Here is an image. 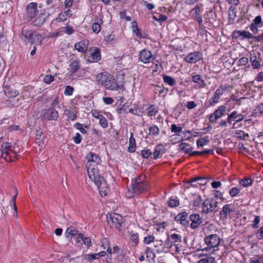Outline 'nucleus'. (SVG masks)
<instances>
[{
	"mask_svg": "<svg viewBox=\"0 0 263 263\" xmlns=\"http://www.w3.org/2000/svg\"><path fill=\"white\" fill-rule=\"evenodd\" d=\"M98 84L106 89L118 90L123 88V85L119 84L113 76L107 72H101L96 76Z\"/></svg>",
	"mask_w": 263,
	"mask_h": 263,
	"instance_id": "obj_1",
	"label": "nucleus"
},
{
	"mask_svg": "<svg viewBox=\"0 0 263 263\" xmlns=\"http://www.w3.org/2000/svg\"><path fill=\"white\" fill-rule=\"evenodd\" d=\"M21 39L25 45L30 44L40 46L42 44L44 37L35 31L23 29L21 32Z\"/></svg>",
	"mask_w": 263,
	"mask_h": 263,
	"instance_id": "obj_2",
	"label": "nucleus"
},
{
	"mask_svg": "<svg viewBox=\"0 0 263 263\" xmlns=\"http://www.w3.org/2000/svg\"><path fill=\"white\" fill-rule=\"evenodd\" d=\"M149 188L148 182H131V183L127 186L125 196L128 198H131L147 191Z\"/></svg>",
	"mask_w": 263,
	"mask_h": 263,
	"instance_id": "obj_3",
	"label": "nucleus"
},
{
	"mask_svg": "<svg viewBox=\"0 0 263 263\" xmlns=\"http://www.w3.org/2000/svg\"><path fill=\"white\" fill-rule=\"evenodd\" d=\"M110 227L115 228L119 231H121L125 226V220L120 214L114 213L110 215V220H108Z\"/></svg>",
	"mask_w": 263,
	"mask_h": 263,
	"instance_id": "obj_4",
	"label": "nucleus"
},
{
	"mask_svg": "<svg viewBox=\"0 0 263 263\" xmlns=\"http://www.w3.org/2000/svg\"><path fill=\"white\" fill-rule=\"evenodd\" d=\"M216 198H209L204 200L201 204V211L204 214H209L214 211L218 205Z\"/></svg>",
	"mask_w": 263,
	"mask_h": 263,
	"instance_id": "obj_5",
	"label": "nucleus"
},
{
	"mask_svg": "<svg viewBox=\"0 0 263 263\" xmlns=\"http://www.w3.org/2000/svg\"><path fill=\"white\" fill-rule=\"evenodd\" d=\"M227 109V107L224 105L219 106L213 114L210 115L209 117V121L211 123H215L217 120L226 115Z\"/></svg>",
	"mask_w": 263,
	"mask_h": 263,
	"instance_id": "obj_6",
	"label": "nucleus"
},
{
	"mask_svg": "<svg viewBox=\"0 0 263 263\" xmlns=\"http://www.w3.org/2000/svg\"><path fill=\"white\" fill-rule=\"evenodd\" d=\"M26 11L25 20L27 22H29L37 15L38 12L36 4L33 2L30 3L27 5Z\"/></svg>",
	"mask_w": 263,
	"mask_h": 263,
	"instance_id": "obj_7",
	"label": "nucleus"
},
{
	"mask_svg": "<svg viewBox=\"0 0 263 263\" xmlns=\"http://www.w3.org/2000/svg\"><path fill=\"white\" fill-rule=\"evenodd\" d=\"M42 119L48 120H56L59 117V113L54 107H49L42 110Z\"/></svg>",
	"mask_w": 263,
	"mask_h": 263,
	"instance_id": "obj_8",
	"label": "nucleus"
},
{
	"mask_svg": "<svg viewBox=\"0 0 263 263\" xmlns=\"http://www.w3.org/2000/svg\"><path fill=\"white\" fill-rule=\"evenodd\" d=\"M87 162L86 167L97 166L101 163L102 160L100 156L93 152H89L86 156Z\"/></svg>",
	"mask_w": 263,
	"mask_h": 263,
	"instance_id": "obj_9",
	"label": "nucleus"
},
{
	"mask_svg": "<svg viewBox=\"0 0 263 263\" xmlns=\"http://www.w3.org/2000/svg\"><path fill=\"white\" fill-rule=\"evenodd\" d=\"M139 60L144 64L153 62L155 57L152 54L151 51L144 49L139 53Z\"/></svg>",
	"mask_w": 263,
	"mask_h": 263,
	"instance_id": "obj_10",
	"label": "nucleus"
},
{
	"mask_svg": "<svg viewBox=\"0 0 263 263\" xmlns=\"http://www.w3.org/2000/svg\"><path fill=\"white\" fill-rule=\"evenodd\" d=\"M228 115V123L233 124V128H235V125L237 123L242 121L244 119V116L242 114H238L236 110L233 111L231 114Z\"/></svg>",
	"mask_w": 263,
	"mask_h": 263,
	"instance_id": "obj_11",
	"label": "nucleus"
},
{
	"mask_svg": "<svg viewBox=\"0 0 263 263\" xmlns=\"http://www.w3.org/2000/svg\"><path fill=\"white\" fill-rule=\"evenodd\" d=\"M202 59V54L200 51H195L190 53L184 58V61L190 64H194Z\"/></svg>",
	"mask_w": 263,
	"mask_h": 263,
	"instance_id": "obj_12",
	"label": "nucleus"
},
{
	"mask_svg": "<svg viewBox=\"0 0 263 263\" xmlns=\"http://www.w3.org/2000/svg\"><path fill=\"white\" fill-rule=\"evenodd\" d=\"M89 55L88 56L89 62H97L101 59V50L97 47H91L89 48Z\"/></svg>",
	"mask_w": 263,
	"mask_h": 263,
	"instance_id": "obj_13",
	"label": "nucleus"
},
{
	"mask_svg": "<svg viewBox=\"0 0 263 263\" xmlns=\"http://www.w3.org/2000/svg\"><path fill=\"white\" fill-rule=\"evenodd\" d=\"M88 175L91 181H101L103 177L99 174L97 166L86 167Z\"/></svg>",
	"mask_w": 263,
	"mask_h": 263,
	"instance_id": "obj_14",
	"label": "nucleus"
},
{
	"mask_svg": "<svg viewBox=\"0 0 263 263\" xmlns=\"http://www.w3.org/2000/svg\"><path fill=\"white\" fill-rule=\"evenodd\" d=\"M204 241L210 248H212L218 247L220 242V239L217 235L213 234L206 236L204 238Z\"/></svg>",
	"mask_w": 263,
	"mask_h": 263,
	"instance_id": "obj_15",
	"label": "nucleus"
},
{
	"mask_svg": "<svg viewBox=\"0 0 263 263\" xmlns=\"http://www.w3.org/2000/svg\"><path fill=\"white\" fill-rule=\"evenodd\" d=\"M88 45L89 41L88 40H82L74 44V48L79 52L86 54L88 49Z\"/></svg>",
	"mask_w": 263,
	"mask_h": 263,
	"instance_id": "obj_16",
	"label": "nucleus"
},
{
	"mask_svg": "<svg viewBox=\"0 0 263 263\" xmlns=\"http://www.w3.org/2000/svg\"><path fill=\"white\" fill-rule=\"evenodd\" d=\"M80 62L79 60H74L69 65L67 69L68 73L71 77H73L77 72L80 69Z\"/></svg>",
	"mask_w": 263,
	"mask_h": 263,
	"instance_id": "obj_17",
	"label": "nucleus"
},
{
	"mask_svg": "<svg viewBox=\"0 0 263 263\" xmlns=\"http://www.w3.org/2000/svg\"><path fill=\"white\" fill-rule=\"evenodd\" d=\"M191 221L190 227L192 229H195L199 227L202 222V219L199 214H193L190 216Z\"/></svg>",
	"mask_w": 263,
	"mask_h": 263,
	"instance_id": "obj_18",
	"label": "nucleus"
},
{
	"mask_svg": "<svg viewBox=\"0 0 263 263\" xmlns=\"http://www.w3.org/2000/svg\"><path fill=\"white\" fill-rule=\"evenodd\" d=\"M98 187L99 194L101 197H105L109 191L107 182H95Z\"/></svg>",
	"mask_w": 263,
	"mask_h": 263,
	"instance_id": "obj_19",
	"label": "nucleus"
},
{
	"mask_svg": "<svg viewBox=\"0 0 263 263\" xmlns=\"http://www.w3.org/2000/svg\"><path fill=\"white\" fill-rule=\"evenodd\" d=\"M226 89L227 87L221 85L217 89H216L213 97L212 98L213 102L210 103V105L213 106L218 102L220 96L222 95Z\"/></svg>",
	"mask_w": 263,
	"mask_h": 263,
	"instance_id": "obj_20",
	"label": "nucleus"
},
{
	"mask_svg": "<svg viewBox=\"0 0 263 263\" xmlns=\"http://www.w3.org/2000/svg\"><path fill=\"white\" fill-rule=\"evenodd\" d=\"M4 92L5 96L8 98H15L20 94V92L18 90L15 89L8 85L4 86Z\"/></svg>",
	"mask_w": 263,
	"mask_h": 263,
	"instance_id": "obj_21",
	"label": "nucleus"
},
{
	"mask_svg": "<svg viewBox=\"0 0 263 263\" xmlns=\"http://www.w3.org/2000/svg\"><path fill=\"white\" fill-rule=\"evenodd\" d=\"M181 241V237L179 235L176 234H172L168 235L167 241L165 242V247L170 248L173 244Z\"/></svg>",
	"mask_w": 263,
	"mask_h": 263,
	"instance_id": "obj_22",
	"label": "nucleus"
},
{
	"mask_svg": "<svg viewBox=\"0 0 263 263\" xmlns=\"http://www.w3.org/2000/svg\"><path fill=\"white\" fill-rule=\"evenodd\" d=\"M257 55L258 56H256L254 53L253 54H251L250 57V60L252 63V67L254 69L259 68L261 66L260 62L261 61V59L260 57V53H257Z\"/></svg>",
	"mask_w": 263,
	"mask_h": 263,
	"instance_id": "obj_23",
	"label": "nucleus"
},
{
	"mask_svg": "<svg viewBox=\"0 0 263 263\" xmlns=\"http://www.w3.org/2000/svg\"><path fill=\"white\" fill-rule=\"evenodd\" d=\"M103 21L102 17H97L94 19V22L92 25V30L93 32L98 34L100 32L101 26Z\"/></svg>",
	"mask_w": 263,
	"mask_h": 263,
	"instance_id": "obj_24",
	"label": "nucleus"
},
{
	"mask_svg": "<svg viewBox=\"0 0 263 263\" xmlns=\"http://www.w3.org/2000/svg\"><path fill=\"white\" fill-rule=\"evenodd\" d=\"M200 8L198 6H196L195 8L192 9L191 11V14L194 20H197L199 25L202 24V20L200 16Z\"/></svg>",
	"mask_w": 263,
	"mask_h": 263,
	"instance_id": "obj_25",
	"label": "nucleus"
},
{
	"mask_svg": "<svg viewBox=\"0 0 263 263\" xmlns=\"http://www.w3.org/2000/svg\"><path fill=\"white\" fill-rule=\"evenodd\" d=\"M136 143L135 138L134 137L133 133H130V137L129 138L128 146L127 147V151L129 153H133L136 151Z\"/></svg>",
	"mask_w": 263,
	"mask_h": 263,
	"instance_id": "obj_26",
	"label": "nucleus"
},
{
	"mask_svg": "<svg viewBox=\"0 0 263 263\" xmlns=\"http://www.w3.org/2000/svg\"><path fill=\"white\" fill-rule=\"evenodd\" d=\"M1 157L7 162L14 161L16 159L11 155V151L7 148H2Z\"/></svg>",
	"mask_w": 263,
	"mask_h": 263,
	"instance_id": "obj_27",
	"label": "nucleus"
},
{
	"mask_svg": "<svg viewBox=\"0 0 263 263\" xmlns=\"http://www.w3.org/2000/svg\"><path fill=\"white\" fill-rule=\"evenodd\" d=\"M188 216V214L186 212H183L180 213H179L175 217V220L177 221H179V222L183 225L186 226L188 224V221L186 220Z\"/></svg>",
	"mask_w": 263,
	"mask_h": 263,
	"instance_id": "obj_28",
	"label": "nucleus"
},
{
	"mask_svg": "<svg viewBox=\"0 0 263 263\" xmlns=\"http://www.w3.org/2000/svg\"><path fill=\"white\" fill-rule=\"evenodd\" d=\"M164 151V145L163 144H158L155 146L153 154V158L157 159L160 157Z\"/></svg>",
	"mask_w": 263,
	"mask_h": 263,
	"instance_id": "obj_29",
	"label": "nucleus"
},
{
	"mask_svg": "<svg viewBox=\"0 0 263 263\" xmlns=\"http://www.w3.org/2000/svg\"><path fill=\"white\" fill-rule=\"evenodd\" d=\"M79 231L75 229L73 227L70 226L68 227L65 231L66 237L68 239H71L72 237L78 234Z\"/></svg>",
	"mask_w": 263,
	"mask_h": 263,
	"instance_id": "obj_30",
	"label": "nucleus"
},
{
	"mask_svg": "<svg viewBox=\"0 0 263 263\" xmlns=\"http://www.w3.org/2000/svg\"><path fill=\"white\" fill-rule=\"evenodd\" d=\"M129 239L133 246H138L139 242V238L138 233H134L132 231L129 232Z\"/></svg>",
	"mask_w": 263,
	"mask_h": 263,
	"instance_id": "obj_31",
	"label": "nucleus"
},
{
	"mask_svg": "<svg viewBox=\"0 0 263 263\" xmlns=\"http://www.w3.org/2000/svg\"><path fill=\"white\" fill-rule=\"evenodd\" d=\"M234 33L236 35L237 37L239 36H242V39H251V37H252V34H251L249 32L243 30H238L235 31L234 32Z\"/></svg>",
	"mask_w": 263,
	"mask_h": 263,
	"instance_id": "obj_32",
	"label": "nucleus"
},
{
	"mask_svg": "<svg viewBox=\"0 0 263 263\" xmlns=\"http://www.w3.org/2000/svg\"><path fill=\"white\" fill-rule=\"evenodd\" d=\"M231 206V204H226L223 206L222 211L220 213L222 217H227L228 215L233 211Z\"/></svg>",
	"mask_w": 263,
	"mask_h": 263,
	"instance_id": "obj_33",
	"label": "nucleus"
},
{
	"mask_svg": "<svg viewBox=\"0 0 263 263\" xmlns=\"http://www.w3.org/2000/svg\"><path fill=\"white\" fill-rule=\"evenodd\" d=\"M155 250L158 253H162L164 250V245L162 240L155 241Z\"/></svg>",
	"mask_w": 263,
	"mask_h": 263,
	"instance_id": "obj_34",
	"label": "nucleus"
},
{
	"mask_svg": "<svg viewBox=\"0 0 263 263\" xmlns=\"http://www.w3.org/2000/svg\"><path fill=\"white\" fill-rule=\"evenodd\" d=\"M14 190L15 191V194L13 196L11 202H12V203L13 204V209H14L13 215L15 216L16 217H17V207H16V197L18 195V192H17V189L16 187H14Z\"/></svg>",
	"mask_w": 263,
	"mask_h": 263,
	"instance_id": "obj_35",
	"label": "nucleus"
},
{
	"mask_svg": "<svg viewBox=\"0 0 263 263\" xmlns=\"http://www.w3.org/2000/svg\"><path fill=\"white\" fill-rule=\"evenodd\" d=\"M146 110L148 116H155L158 112L157 108L154 105H151L147 107Z\"/></svg>",
	"mask_w": 263,
	"mask_h": 263,
	"instance_id": "obj_36",
	"label": "nucleus"
},
{
	"mask_svg": "<svg viewBox=\"0 0 263 263\" xmlns=\"http://www.w3.org/2000/svg\"><path fill=\"white\" fill-rule=\"evenodd\" d=\"M12 145L10 142H4L1 145L2 148H7L11 151V153L14 154L13 158L16 159V152L12 148Z\"/></svg>",
	"mask_w": 263,
	"mask_h": 263,
	"instance_id": "obj_37",
	"label": "nucleus"
},
{
	"mask_svg": "<svg viewBox=\"0 0 263 263\" xmlns=\"http://www.w3.org/2000/svg\"><path fill=\"white\" fill-rule=\"evenodd\" d=\"M202 199L199 195H194L193 197V204L196 208H199L201 205Z\"/></svg>",
	"mask_w": 263,
	"mask_h": 263,
	"instance_id": "obj_38",
	"label": "nucleus"
},
{
	"mask_svg": "<svg viewBox=\"0 0 263 263\" xmlns=\"http://www.w3.org/2000/svg\"><path fill=\"white\" fill-rule=\"evenodd\" d=\"M153 153L151 151V149L147 148H144L141 151V155L142 157L144 159H147L149 156H151Z\"/></svg>",
	"mask_w": 263,
	"mask_h": 263,
	"instance_id": "obj_39",
	"label": "nucleus"
},
{
	"mask_svg": "<svg viewBox=\"0 0 263 263\" xmlns=\"http://www.w3.org/2000/svg\"><path fill=\"white\" fill-rule=\"evenodd\" d=\"M168 205L171 208L177 206L179 204V201L177 198L173 197H171L167 202Z\"/></svg>",
	"mask_w": 263,
	"mask_h": 263,
	"instance_id": "obj_40",
	"label": "nucleus"
},
{
	"mask_svg": "<svg viewBox=\"0 0 263 263\" xmlns=\"http://www.w3.org/2000/svg\"><path fill=\"white\" fill-rule=\"evenodd\" d=\"M159 133V128L156 125H152L149 127V135L152 136L158 135Z\"/></svg>",
	"mask_w": 263,
	"mask_h": 263,
	"instance_id": "obj_41",
	"label": "nucleus"
},
{
	"mask_svg": "<svg viewBox=\"0 0 263 263\" xmlns=\"http://www.w3.org/2000/svg\"><path fill=\"white\" fill-rule=\"evenodd\" d=\"M213 150L209 149V150H204L201 152L199 151H194L191 153V156H197V155H207V154H213Z\"/></svg>",
	"mask_w": 263,
	"mask_h": 263,
	"instance_id": "obj_42",
	"label": "nucleus"
},
{
	"mask_svg": "<svg viewBox=\"0 0 263 263\" xmlns=\"http://www.w3.org/2000/svg\"><path fill=\"white\" fill-rule=\"evenodd\" d=\"M192 81L194 83H197L202 86L204 84V81L199 74H196L193 76L192 77Z\"/></svg>",
	"mask_w": 263,
	"mask_h": 263,
	"instance_id": "obj_43",
	"label": "nucleus"
},
{
	"mask_svg": "<svg viewBox=\"0 0 263 263\" xmlns=\"http://www.w3.org/2000/svg\"><path fill=\"white\" fill-rule=\"evenodd\" d=\"M153 18L160 25H162V22L164 21V15L160 14L159 13H156L153 15Z\"/></svg>",
	"mask_w": 263,
	"mask_h": 263,
	"instance_id": "obj_44",
	"label": "nucleus"
},
{
	"mask_svg": "<svg viewBox=\"0 0 263 263\" xmlns=\"http://www.w3.org/2000/svg\"><path fill=\"white\" fill-rule=\"evenodd\" d=\"M209 142L208 137L201 138L197 140V145L199 148L206 145Z\"/></svg>",
	"mask_w": 263,
	"mask_h": 263,
	"instance_id": "obj_45",
	"label": "nucleus"
},
{
	"mask_svg": "<svg viewBox=\"0 0 263 263\" xmlns=\"http://www.w3.org/2000/svg\"><path fill=\"white\" fill-rule=\"evenodd\" d=\"M42 132L37 131L35 135V143L38 145H42L44 144L43 139L41 137Z\"/></svg>",
	"mask_w": 263,
	"mask_h": 263,
	"instance_id": "obj_46",
	"label": "nucleus"
},
{
	"mask_svg": "<svg viewBox=\"0 0 263 263\" xmlns=\"http://www.w3.org/2000/svg\"><path fill=\"white\" fill-rule=\"evenodd\" d=\"M235 136L241 140H245L246 137H249V135L245 133L243 130H238L235 132Z\"/></svg>",
	"mask_w": 263,
	"mask_h": 263,
	"instance_id": "obj_47",
	"label": "nucleus"
},
{
	"mask_svg": "<svg viewBox=\"0 0 263 263\" xmlns=\"http://www.w3.org/2000/svg\"><path fill=\"white\" fill-rule=\"evenodd\" d=\"M66 114L68 118L71 121H74L76 120L77 118V115L76 112L74 111L71 110H66Z\"/></svg>",
	"mask_w": 263,
	"mask_h": 263,
	"instance_id": "obj_48",
	"label": "nucleus"
},
{
	"mask_svg": "<svg viewBox=\"0 0 263 263\" xmlns=\"http://www.w3.org/2000/svg\"><path fill=\"white\" fill-rule=\"evenodd\" d=\"M74 91V88L70 85H67L65 87L64 93L65 96H70L73 94Z\"/></svg>",
	"mask_w": 263,
	"mask_h": 263,
	"instance_id": "obj_49",
	"label": "nucleus"
},
{
	"mask_svg": "<svg viewBox=\"0 0 263 263\" xmlns=\"http://www.w3.org/2000/svg\"><path fill=\"white\" fill-rule=\"evenodd\" d=\"M146 257L148 260L150 259H153L155 257V254L153 253L152 249L148 247H147L145 251Z\"/></svg>",
	"mask_w": 263,
	"mask_h": 263,
	"instance_id": "obj_50",
	"label": "nucleus"
},
{
	"mask_svg": "<svg viewBox=\"0 0 263 263\" xmlns=\"http://www.w3.org/2000/svg\"><path fill=\"white\" fill-rule=\"evenodd\" d=\"M164 90V87L163 84L161 86L157 85L154 87V92L156 94L161 95L163 93Z\"/></svg>",
	"mask_w": 263,
	"mask_h": 263,
	"instance_id": "obj_51",
	"label": "nucleus"
},
{
	"mask_svg": "<svg viewBox=\"0 0 263 263\" xmlns=\"http://www.w3.org/2000/svg\"><path fill=\"white\" fill-rule=\"evenodd\" d=\"M250 263H263V256H257L250 259Z\"/></svg>",
	"mask_w": 263,
	"mask_h": 263,
	"instance_id": "obj_52",
	"label": "nucleus"
},
{
	"mask_svg": "<svg viewBox=\"0 0 263 263\" xmlns=\"http://www.w3.org/2000/svg\"><path fill=\"white\" fill-rule=\"evenodd\" d=\"M74 127L76 129L79 130L80 132L83 134H85L87 133L86 129L83 127V125L80 123L76 122L74 124Z\"/></svg>",
	"mask_w": 263,
	"mask_h": 263,
	"instance_id": "obj_53",
	"label": "nucleus"
},
{
	"mask_svg": "<svg viewBox=\"0 0 263 263\" xmlns=\"http://www.w3.org/2000/svg\"><path fill=\"white\" fill-rule=\"evenodd\" d=\"M99 124L103 128H106L108 126L107 120L106 118L103 116L99 119Z\"/></svg>",
	"mask_w": 263,
	"mask_h": 263,
	"instance_id": "obj_54",
	"label": "nucleus"
},
{
	"mask_svg": "<svg viewBox=\"0 0 263 263\" xmlns=\"http://www.w3.org/2000/svg\"><path fill=\"white\" fill-rule=\"evenodd\" d=\"M67 17L66 15L63 13V12L60 13L58 14V16L55 18V21L57 22L60 23L65 22L67 20Z\"/></svg>",
	"mask_w": 263,
	"mask_h": 263,
	"instance_id": "obj_55",
	"label": "nucleus"
},
{
	"mask_svg": "<svg viewBox=\"0 0 263 263\" xmlns=\"http://www.w3.org/2000/svg\"><path fill=\"white\" fill-rule=\"evenodd\" d=\"M63 29L65 32L68 35H71L74 32L73 27L70 25H67Z\"/></svg>",
	"mask_w": 263,
	"mask_h": 263,
	"instance_id": "obj_56",
	"label": "nucleus"
},
{
	"mask_svg": "<svg viewBox=\"0 0 263 263\" xmlns=\"http://www.w3.org/2000/svg\"><path fill=\"white\" fill-rule=\"evenodd\" d=\"M54 80V76L50 74L46 75L44 78V82L47 84H50Z\"/></svg>",
	"mask_w": 263,
	"mask_h": 263,
	"instance_id": "obj_57",
	"label": "nucleus"
},
{
	"mask_svg": "<svg viewBox=\"0 0 263 263\" xmlns=\"http://www.w3.org/2000/svg\"><path fill=\"white\" fill-rule=\"evenodd\" d=\"M253 114L255 115L263 114V103L258 105L254 109Z\"/></svg>",
	"mask_w": 263,
	"mask_h": 263,
	"instance_id": "obj_58",
	"label": "nucleus"
},
{
	"mask_svg": "<svg viewBox=\"0 0 263 263\" xmlns=\"http://www.w3.org/2000/svg\"><path fill=\"white\" fill-rule=\"evenodd\" d=\"M240 189L236 187H232L229 191V194L232 197L236 196L240 192Z\"/></svg>",
	"mask_w": 263,
	"mask_h": 263,
	"instance_id": "obj_59",
	"label": "nucleus"
},
{
	"mask_svg": "<svg viewBox=\"0 0 263 263\" xmlns=\"http://www.w3.org/2000/svg\"><path fill=\"white\" fill-rule=\"evenodd\" d=\"M165 83H167L169 85L173 86L176 84V81L171 77L165 75Z\"/></svg>",
	"mask_w": 263,
	"mask_h": 263,
	"instance_id": "obj_60",
	"label": "nucleus"
},
{
	"mask_svg": "<svg viewBox=\"0 0 263 263\" xmlns=\"http://www.w3.org/2000/svg\"><path fill=\"white\" fill-rule=\"evenodd\" d=\"M261 16L260 15H258L255 17V18L253 20V22L251 24L257 26H261V25H259L260 24H261Z\"/></svg>",
	"mask_w": 263,
	"mask_h": 263,
	"instance_id": "obj_61",
	"label": "nucleus"
},
{
	"mask_svg": "<svg viewBox=\"0 0 263 263\" xmlns=\"http://www.w3.org/2000/svg\"><path fill=\"white\" fill-rule=\"evenodd\" d=\"M260 221V217L259 216H256L255 217V219L252 221V223L251 224L252 227L253 228H258V224Z\"/></svg>",
	"mask_w": 263,
	"mask_h": 263,
	"instance_id": "obj_62",
	"label": "nucleus"
},
{
	"mask_svg": "<svg viewBox=\"0 0 263 263\" xmlns=\"http://www.w3.org/2000/svg\"><path fill=\"white\" fill-rule=\"evenodd\" d=\"M155 237L153 235H149L144 238L143 242L145 244H149L154 241Z\"/></svg>",
	"mask_w": 263,
	"mask_h": 263,
	"instance_id": "obj_63",
	"label": "nucleus"
},
{
	"mask_svg": "<svg viewBox=\"0 0 263 263\" xmlns=\"http://www.w3.org/2000/svg\"><path fill=\"white\" fill-rule=\"evenodd\" d=\"M255 235L258 240H261L263 238V226L255 233Z\"/></svg>",
	"mask_w": 263,
	"mask_h": 263,
	"instance_id": "obj_64",
	"label": "nucleus"
}]
</instances>
